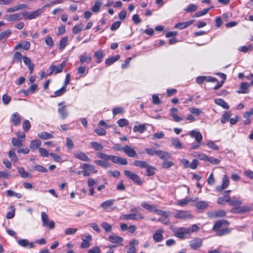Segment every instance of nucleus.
<instances>
[{
	"mask_svg": "<svg viewBox=\"0 0 253 253\" xmlns=\"http://www.w3.org/2000/svg\"><path fill=\"white\" fill-rule=\"evenodd\" d=\"M210 8H205L203 10L201 11L197 12L193 16V17H199L202 16H203L205 14H206L210 10Z\"/></svg>",
	"mask_w": 253,
	"mask_h": 253,
	"instance_id": "nucleus-59",
	"label": "nucleus"
},
{
	"mask_svg": "<svg viewBox=\"0 0 253 253\" xmlns=\"http://www.w3.org/2000/svg\"><path fill=\"white\" fill-rule=\"evenodd\" d=\"M80 63L83 64L85 62L89 63L91 60V57L87 56L86 54H81L79 56Z\"/></svg>",
	"mask_w": 253,
	"mask_h": 253,
	"instance_id": "nucleus-33",
	"label": "nucleus"
},
{
	"mask_svg": "<svg viewBox=\"0 0 253 253\" xmlns=\"http://www.w3.org/2000/svg\"><path fill=\"white\" fill-rule=\"evenodd\" d=\"M30 42L28 41H24L23 42L17 44L15 49H17L19 48H22L24 50H28L30 47Z\"/></svg>",
	"mask_w": 253,
	"mask_h": 253,
	"instance_id": "nucleus-29",
	"label": "nucleus"
},
{
	"mask_svg": "<svg viewBox=\"0 0 253 253\" xmlns=\"http://www.w3.org/2000/svg\"><path fill=\"white\" fill-rule=\"evenodd\" d=\"M64 102H60L58 104V106L60 107L58 109V112L59 114L62 119H65L68 116V112L66 106L64 105L61 106Z\"/></svg>",
	"mask_w": 253,
	"mask_h": 253,
	"instance_id": "nucleus-9",
	"label": "nucleus"
},
{
	"mask_svg": "<svg viewBox=\"0 0 253 253\" xmlns=\"http://www.w3.org/2000/svg\"><path fill=\"white\" fill-rule=\"evenodd\" d=\"M96 155L97 157L103 159V161H106L108 160H111L112 155H107L103 153L99 152L96 153Z\"/></svg>",
	"mask_w": 253,
	"mask_h": 253,
	"instance_id": "nucleus-37",
	"label": "nucleus"
},
{
	"mask_svg": "<svg viewBox=\"0 0 253 253\" xmlns=\"http://www.w3.org/2000/svg\"><path fill=\"white\" fill-rule=\"evenodd\" d=\"M108 241L113 244H116V246L121 245L124 239L122 237L116 235L115 234L110 235L108 238Z\"/></svg>",
	"mask_w": 253,
	"mask_h": 253,
	"instance_id": "nucleus-12",
	"label": "nucleus"
},
{
	"mask_svg": "<svg viewBox=\"0 0 253 253\" xmlns=\"http://www.w3.org/2000/svg\"><path fill=\"white\" fill-rule=\"evenodd\" d=\"M138 241L135 240L132 241L129 244V247L127 250V253H136L135 246L138 244Z\"/></svg>",
	"mask_w": 253,
	"mask_h": 253,
	"instance_id": "nucleus-25",
	"label": "nucleus"
},
{
	"mask_svg": "<svg viewBox=\"0 0 253 253\" xmlns=\"http://www.w3.org/2000/svg\"><path fill=\"white\" fill-rule=\"evenodd\" d=\"M23 57H22V54L20 52L17 51L14 53L13 55V60L15 62H21Z\"/></svg>",
	"mask_w": 253,
	"mask_h": 253,
	"instance_id": "nucleus-54",
	"label": "nucleus"
},
{
	"mask_svg": "<svg viewBox=\"0 0 253 253\" xmlns=\"http://www.w3.org/2000/svg\"><path fill=\"white\" fill-rule=\"evenodd\" d=\"M229 179L226 175H224L222 179V184L216 187L217 192H221L226 189L229 185Z\"/></svg>",
	"mask_w": 253,
	"mask_h": 253,
	"instance_id": "nucleus-10",
	"label": "nucleus"
},
{
	"mask_svg": "<svg viewBox=\"0 0 253 253\" xmlns=\"http://www.w3.org/2000/svg\"><path fill=\"white\" fill-rule=\"evenodd\" d=\"M94 56L97 59L96 62L97 63H101L104 56L103 51L102 50L96 51L94 53Z\"/></svg>",
	"mask_w": 253,
	"mask_h": 253,
	"instance_id": "nucleus-38",
	"label": "nucleus"
},
{
	"mask_svg": "<svg viewBox=\"0 0 253 253\" xmlns=\"http://www.w3.org/2000/svg\"><path fill=\"white\" fill-rule=\"evenodd\" d=\"M18 172L21 177L26 178L27 177L31 178L32 176L31 174L26 171L23 168H18Z\"/></svg>",
	"mask_w": 253,
	"mask_h": 253,
	"instance_id": "nucleus-34",
	"label": "nucleus"
},
{
	"mask_svg": "<svg viewBox=\"0 0 253 253\" xmlns=\"http://www.w3.org/2000/svg\"><path fill=\"white\" fill-rule=\"evenodd\" d=\"M197 9V6L194 4H189L187 7L184 8V10L187 12H192L196 11Z\"/></svg>",
	"mask_w": 253,
	"mask_h": 253,
	"instance_id": "nucleus-52",
	"label": "nucleus"
},
{
	"mask_svg": "<svg viewBox=\"0 0 253 253\" xmlns=\"http://www.w3.org/2000/svg\"><path fill=\"white\" fill-rule=\"evenodd\" d=\"M124 174L128 178L132 180L134 182L138 185H141L142 181L138 175L128 170L124 171Z\"/></svg>",
	"mask_w": 253,
	"mask_h": 253,
	"instance_id": "nucleus-5",
	"label": "nucleus"
},
{
	"mask_svg": "<svg viewBox=\"0 0 253 253\" xmlns=\"http://www.w3.org/2000/svg\"><path fill=\"white\" fill-rule=\"evenodd\" d=\"M42 13V9H38L34 11H23L21 15L23 16L24 20H32L35 19Z\"/></svg>",
	"mask_w": 253,
	"mask_h": 253,
	"instance_id": "nucleus-1",
	"label": "nucleus"
},
{
	"mask_svg": "<svg viewBox=\"0 0 253 253\" xmlns=\"http://www.w3.org/2000/svg\"><path fill=\"white\" fill-rule=\"evenodd\" d=\"M11 31L10 30H5L0 33V41L5 39L11 34Z\"/></svg>",
	"mask_w": 253,
	"mask_h": 253,
	"instance_id": "nucleus-53",
	"label": "nucleus"
},
{
	"mask_svg": "<svg viewBox=\"0 0 253 253\" xmlns=\"http://www.w3.org/2000/svg\"><path fill=\"white\" fill-rule=\"evenodd\" d=\"M202 241L201 239L196 238L190 242V246L193 250H197L202 246Z\"/></svg>",
	"mask_w": 253,
	"mask_h": 253,
	"instance_id": "nucleus-16",
	"label": "nucleus"
},
{
	"mask_svg": "<svg viewBox=\"0 0 253 253\" xmlns=\"http://www.w3.org/2000/svg\"><path fill=\"white\" fill-rule=\"evenodd\" d=\"M38 136L39 138L47 140L53 138V136L52 134L47 132H42L38 134Z\"/></svg>",
	"mask_w": 253,
	"mask_h": 253,
	"instance_id": "nucleus-39",
	"label": "nucleus"
},
{
	"mask_svg": "<svg viewBox=\"0 0 253 253\" xmlns=\"http://www.w3.org/2000/svg\"><path fill=\"white\" fill-rule=\"evenodd\" d=\"M146 169L147 176H152L155 174L156 169L154 167L148 165V167L146 168Z\"/></svg>",
	"mask_w": 253,
	"mask_h": 253,
	"instance_id": "nucleus-56",
	"label": "nucleus"
},
{
	"mask_svg": "<svg viewBox=\"0 0 253 253\" xmlns=\"http://www.w3.org/2000/svg\"><path fill=\"white\" fill-rule=\"evenodd\" d=\"M251 86L250 84L246 83V82H243L241 84V86H240V90L238 91V92L239 93H247V90L248 88Z\"/></svg>",
	"mask_w": 253,
	"mask_h": 253,
	"instance_id": "nucleus-35",
	"label": "nucleus"
},
{
	"mask_svg": "<svg viewBox=\"0 0 253 253\" xmlns=\"http://www.w3.org/2000/svg\"><path fill=\"white\" fill-rule=\"evenodd\" d=\"M230 117V112H225L222 115L221 122L222 124H225L226 122L229 120Z\"/></svg>",
	"mask_w": 253,
	"mask_h": 253,
	"instance_id": "nucleus-57",
	"label": "nucleus"
},
{
	"mask_svg": "<svg viewBox=\"0 0 253 253\" xmlns=\"http://www.w3.org/2000/svg\"><path fill=\"white\" fill-rule=\"evenodd\" d=\"M90 145L96 151H100L103 149L104 147L103 145L97 142H92L90 143Z\"/></svg>",
	"mask_w": 253,
	"mask_h": 253,
	"instance_id": "nucleus-47",
	"label": "nucleus"
},
{
	"mask_svg": "<svg viewBox=\"0 0 253 253\" xmlns=\"http://www.w3.org/2000/svg\"><path fill=\"white\" fill-rule=\"evenodd\" d=\"M208 214L211 218L223 217L226 215V212L223 210L215 211L209 212Z\"/></svg>",
	"mask_w": 253,
	"mask_h": 253,
	"instance_id": "nucleus-15",
	"label": "nucleus"
},
{
	"mask_svg": "<svg viewBox=\"0 0 253 253\" xmlns=\"http://www.w3.org/2000/svg\"><path fill=\"white\" fill-rule=\"evenodd\" d=\"M94 163L95 164L105 169L110 167L111 166V164L109 162L103 160H95Z\"/></svg>",
	"mask_w": 253,
	"mask_h": 253,
	"instance_id": "nucleus-42",
	"label": "nucleus"
},
{
	"mask_svg": "<svg viewBox=\"0 0 253 253\" xmlns=\"http://www.w3.org/2000/svg\"><path fill=\"white\" fill-rule=\"evenodd\" d=\"M123 152L129 157H138L136 151L128 145L123 147Z\"/></svg>",
	"mask_w": 253,
	"mask_h": 253,
	"instance_id": "nucleus-11",
	"label": "nucleus"
},
{
	"mask_svg": "<svg viewBox=\"0 0 253 253\" xmlns=\"http://www.w3.org/2000/svg\"><path fill=\"white\" fill-rule=\"evenodd\" d=\"M21 117L18 113H14L11 116V122L13 125L17 126L21 124Z\"/></svg>",
	"mask_w": 253,
	"mask_h": 253,
	"instance_id": "nucleus-21",
	"label": "nucleus"
},
{
	"mask_svg": "<svg viewBox=\"0 0 253 253\" xmlns=\"http://www.w3.org/2000/svg\"><path fill=\"white\" fill-rule=\"evenodd\" d=\"M5 19L7 21H16L21 20L22 17H21V15L19 13H14L7 15Z\"/></svg>",
	"mask_w": 253,
	"mask_h": 253,
	"instance_id": "nucleus-22",
	"label": "nucleus"
},
{
	"mask_svg": "<svg viewBox=\"0 0 253 253\" xmlns=\"http://www.w3.org/2000/svg\"><path fill=\"white\" fill-rule=\"evenodd\" d=\"M195 200L192 198H186L181 200H179L177 202L176 204L180 206H184L188 204L190 202H195Z\"/></svg>",
	"mask_w": 253,
	"mask_h": 253,
	"instance_id": "nucleus-40",
	"label": "nucleus"
},
{
	"mask_svg": "<svg viewBox=\"0 0 253 253\" xmlns=\"http://www.w3.org/2000/svg\"><path fill=\"white\" fill-rule=\"evenodd\" d=\"M84 25L82 24H80L77 25H75L72 29V32L74 34L77 35L83 29Z\"/></svg>",
	"mask_w": 253,
	"mask_h": 253,
	"instance_id": "nucleus-48",
	"label": "nucleus"
},
{
	"mask_svg": "<svg viewBox=\"0 0 253 253\" xmlns=\"http://www.w3.org/2000/svg\"><path fill=\"white\" fill-rule=\"evenodd\" d=\"M42 145V142L39 139H35L32 140L30 142V147L32 150L40 148V146Z\"/></svg>",
	"mask_w": 253,
	"mask_h": 253,
	"instance_id": "nucleus-30",
	"label": "nucleus"
},
{
	"mask_svg": "<svg viewBox=\"0 0 253 253\" xmlns=\"http://www.w3.org/2000/svg\"><path fill=\"white\" fill-rule=\"evenodd\" d=\"M120 58V56L119 55H116L115 56H111L105 60V64L107 66H110L111 64H113L116 61H117V60H118Z\"/></svg>",
	"mask_w": 253,
	"mask_h": 253,
	"instance_id": "nucleus-31",
	"label": "nucleus"
},
{
	"mask_svg": "<svg viewBox=\"0 0 253 253\" xmlns=\"http://www.w3.org/2000/svg\"><path fill=\"white\" fill-rule=\"evenodd\" d=\"M214 102L218 105L222 107L224 109H229V106L228 104L225 102L223 99L221 98H217L214 100Z\"/></svg>",
	"mask_w": 253,
	"mask_h": 253,
	"instance_id": "nucleus-36",
	"label": "nucleus"
},
{
	"mask_svg": "<svg viewBox=\"0 0 253 253\" xmlns=\"http://www.w3.org/2000/svg\"><path fill=\"white\" fill-rule=\"evenodd\" d=\"M206 144L209 148L213 150H217L219 149L218 147L211 140H207Z\"/></svg>",
	"mask_w": 253,
	"mask_h": 253,
	"instance_id": "nucleus-55",
	"label": "nucleus"
},
{
	"mask_svg": "<svg viewBox=\"0 0 253 253\" xmlns=\"http://www.w3.org/2000/svg\"><path fill=\"white\" fill-rule=\"evenodd\" d=\"M171 142L172 143V145L175 147L176 148L178 149H181L182 148V145L180 142L179 140L177 138H172L171 139Z\"/></svg>",
	"mask_w": 253,
	"mask_h": 253,
	"instance_id": "nucleus-43",
	"label": "nucleus"
},
{
	"mask_svg": "<svg viewBox=\"0 0 253 253\" xmlns=\"http://www.w3.org/2000/svg\"><path fill=\"white\" fill-rule=\"evenodd\" d=\"M158 221L164 224H168L169 223V219L168 217V213L165 216L161 217L159 218Z\"/></svg>",
	"mask_w": 253,
	"mask_h": 253,
	"instance_id": "nucleus-63",
	"label": "nucleus"
},
{
	"mask_svg": "<svg viewBox=\"0 0 253 253\" xmlns=\"http://www.w3.org/2000/svg\"><path fill=\"white\" fill-rule=\"evenodd\" d=\"M227 221L225 220H218L216 221L213 227V231H216L219 229L224 224H227Z\"/></svg>",
	"mask_w": 253,
	"mask_h": 253,
	"instance_id": "nucleus-50",
	"label": "nucleus"
},
{
	"mask_svg": "<svg viewBox=\"0 0 253 253\" xmlns=\"http://www.w3.org/2000/svg\"><path fill=\"white\" fill-rule=\"evenodd\" d=\"M194 22V20H191L184 22L178 23L175 25L174 28H179L181 30L184 29L191 25Z\"/></svg>",
	"mask_w": 253,
	"mask_h": 253,
	"instance_id": "nucleus-24",
	"label": "nucleus"
},
{
	"mask_svg": "<svg viewBox=\"0 0 253 253\" xmlns=\"http://www.w3.org/2000/svg\"><path fill=\"white\" fill-rule=\"evenodd\" d=\"M101 226L106 232H109L112 229V226L106 222H102Z\"/></svg>",
	"mask_w": 253,
	"mask_h": 253,
	"instance_id": "nucleus-64",
	"label": "nucleus"
},
{
	"mask_svg": "<svg viewBox=\"0 0 253 253\" xmlns=\"http://www.w3.org/2000/svg\"><path fill=\"white\" fill-rule=\"evenodd\" d=\"M74 157L78 159L81 161L84 162H89L90 161V159L87 157V156L84 152H77L74 154Z\"/></svg>",
	"mask_w": 253,
	"mask_h": 253,
	"instance_id": "nucleus-18",
	"label": "nucleus"
},
{
	"mask_svg": "<svg viewBox=\"0 0 253 253\" xmlns=\"http://www.w3.org/2000/svg\"><path fill=\"white\" fill-rule=\"evenodd\" d=\"M23 59L24 64L29 68L30 73L32 74L34 71V64L32 63L31 60L30 59V58L27 56H24L23 57Z\"/></svg>",
	"mask_w": 253,
	"mask_h": 253,
	"instance_id": "nucleus-20",
	"label": "nucleus"
},
{
	"mask_svg": "<svg viewBox=\"0 0 253 253\" xmlns=\"http://www.w3.org/2000/svg\"><path fill=\"white\" fill-rule=\"evenodd\" d=\"M113 163L116 164H120L122 165H126L128 163L126 158H122L119 156L112 155L111 160Z\"/></svg>",
	"mask_w": 253,
	"mask_h": 253,
	"instance_id": "nucleus-13",
	"label": "nucleus"
},
{
	"mask_svg": "<svg viewBox=\"0 0 253 253\" xmlns=\"http://www.w3.org/2000/svg\"><path fill=\"white\" fill-rule=\"evenodd\" d=\"M6 194L7 196L10 197H15L17 198L18 199H20L22 195L20 193H16L12 190H8L6 191Z\"/></svg>",
	"mask_w": 253,
	"mask_h": 253,
	"instance_id": "nucleus-45",
	"label": "nucleus"
},
{
	"mask_svg": "<svg viewBox=\"0 0 253 253\" xmlns=\"http://www.w3.org/2000/svg\"><path fill=\"white\" fill-rule=\"evenodd\" d=\"M175 236L180 239H184L185 235L188 234V230L186 228L180 227L174 228L172 230Z\"/></svg>",
	"mask_w": 253,
	"mask_h": 253,
	"instance_id": "nucleus-7",
	"label": "nucleus"
},
{
	"mask_svg": "<svg viewBox=\"0 0 253 253\" xmlns=\"http://www.w3.org/2000/svg\"><path fill=\"white\" fill-rule=\"evenodd\" d=\"M173 217L181 219H191L193 217L192 214L188 211L178 210L173 214Z\"/></svg>",
	"mask_w": 253,
	"mask_h": 253,
	"instance_id": "nucleus-4",
	"label": "nucleus"
},
{
	"mask_svg": "<svg viewBox=\"0 0 253 253\" xmlns=\"http://www.w3.org/2000/svg\"><path fill=\"white\" fill-rule=\"evenodd\" d=\"M92 240L91 236L89 235L87 236H82L83 242L81 244L82 248H87L90 246V241Z\"/></svg>",
	"mask_w": 253,
	"mask_h": 253,
	"instance_id": "nucleus-17",
	"label": "nucleus"
},
{
	"mask_svg": "<svg viewBox=\"0 0 253 253\" xmlns=\"http://www.w3.org/2000/svg\"><path fill=\"white\" fill-rule=\"evenodd\" d=\"M160 159L164 160H168L170 158V154L168 152L162 150L157 151V154Z\"/></svg>",
	"mask_w": 253,
	"mask_h": 253,
	"instance_id": "nucleus-27",
	"label": "nucleus"
},
{
	"mask_svg": "<svg viewBox=\"0 0 253 253\" xmlns=\"http://www.w3.org/2000/svg\"><path fill=\"white\" fill-rule=\"evenodd\" d=\"M230 201V197H226V198H225V197H222L218 198L217 202L218 204L223 205L225 204L226 203H229V201Z\"/></svg>",
	"mask_w": 253,
	"mask_h": 253,
	"instance_id": "nucleus-58",
	"label": "nucleus"
},
{
	"mask_svg": "<svg viewBox=\"0 0 253 253\" xmlns=\"http://www.w3.org/2000/svg\"><path fill=\"white\" fill-rule=\"evenodd\" d=\"M118 126L120 127H124L128 125L129 122L126 119H121L117 121Z\"/></svg>",
	"mask_w": 253,
	"mask_h": 253,
	"instance_id": "nucleus-62",
	"label": "nucleus"
},
{
	"mask_svg": "<svg viewBox=\"0 0 253 253\" xmlns=\"http://www.w3.org/2000/svg\"><path fill=\"white\" fill-rule=\"evenodd\" d=\"M101 5L102 3L100 1H95L94 5L91 8L92 11L94 13H98L100 11Z\"/></svg>",
	"mask_w": 253,
	"mask_h": 253,
	"instance_id": "nucleus-46",
	"label": "nucleus"
},
{
	"mask_svg": "<svg viewBox=\"0 0 253 253\" xmlns=\"http://www.w3.org/2000/svg\"><path fill=\"white\" fill-rule=\"evenodd\" d=\"M146 129L145 124H140L138 126H134L133 128L134 132H139L141 133H143Z\"/></svg>",
	"mask_w": 253,
	"mask_h": 253,
	"instance_id": "nucleus-41",
	"label": "nucleus"
},
{
	"mask_svg": "<svg viewBox=\"0 0 253 253\" xmlns=\"http://www.w3.org/2000/svg\"><path fill=\"white\" fill-rule=\"evenodd\" d=\"M12 144L16 147H20L23 146V143L21 140L17 138H13L11 140Z\"/></svg>",
	"mask_w": 253,
	"mask_h": 253,
	"instance_id": "nucleus-51",
	"label": "nucleus"
},
{
	"mask_svg": "<svg viewBox=\"0 0 253 253\" xmlns=\"http://www.w3.org/2000/svg\"><path fill=\"white\" fill-rule=\"evenodd\" d=\"M133 165L141 169H146V168L148 167V164L145 161L135 160L133 162Z\"/></svg>",
	"mask_w": 253,
	"mask_h": 253,
	"instance_id": "nucleus-32",
	"label": "nucleus"
},
{
	"mask_svg": "<svg viewBox=\"0 0 253 253\" xmlns=\"http://www.w3.org/2000/svg\"><path fill=\"white\" fill-rule=\"evenodd\" d=\"M68 38L67 37H65L60 41L59 48L60 50H63L65 47L68 42Z\"/></svg>",
	"mask_w": 253,
	"mask_h": 253,
	"instance_id": "nucleus-49",
	"label": "nucleus"
},
{
	"mask_svg": "<svg viewBox=\"0 0 253 253\" xmlns=\"http://www.w3.org/2000/svg\"><path fill=\"white\" fill-rule=\"evenodd\" d=\"M141 206L150 212L154 211L156 210V206L154 205H150L146 202H142Z\"/></svg>",
	"mask_w": 253,
	"mask_h": 253,
	"instance_id": "nucleus-28",
	"label": "nucleus"
},
{
	"mask_svg": "<svg viewBox=\"0 0 253 253\" xmlns=\"http://www.w3.org/2000/svg\"><path fill=\"white\" fill-rule=\"evenodd\" d=\"M193 206L198 209L204 210L209 206V204L207 202L205 201H199L196 202Z\"/></svg>",
	"mask_w": 253,
	"mask_h": 253,
	"instance_id": "nucleus-23",
	"label": "nucleus"
},
{
	"mask_svg": "<svg viewBox=\"0 0 253 253\" xmlns=\"http://www.w3.org/2000/svg\"><path fill=\"white\" fill-rule=\"evenodd\" d=\"M42 226H48L49 229H53L55 227V223L53 220L49 221L47 214L45 212L41 213Z\"/></svg>",
	"mask_w": 253,
	"mask_h": 253,
	"instance_id": "nucleus-3",
	"label": "nucleus"
},
{
	"mask_svg": "<svg viewBox=\"0 0 253 253\" xmlns=\"http://www.w3.org/2000/svg\"><path fill=\"white\" fill-rule=\"evenodd\" d=\"M188 134L193 138H194L196 141V142H202L203 139L202 134L198 131L196 130H193L189 132Z\"/></svg>",
	"mask_w": 253,
	"mask_h": 253,
	"instance_id": "nucleus-14",
	"label": "nucleus"
},
{
	"mask_svg": "<svg viewBox=\"0 0 253 253\" xmlns=\"http://www.w3.org/2000/svg\"><path fill=\"white\" fill-rule=\"evenodd\" d=\"M144 216L140 213L122 214L120 219L123 220L143 219Z\"/></svg>",
	"mask_w": 253,
	"mask_h": 253,
	"instance_id": "nucleus-2",
	"label": "nucleus"
},
{
	"mask_svg": "<svg viewBox=\"0 0 253 253\" xmlns=\"http://www.w3.org/2000/svg\"><path fill=\"white\" fill-rule=\"evenodd\" d=\"M164 231L162 229H158L153 236V238L156 242H160L163 241V233Z\"/></svg>",
	"mask_w": 253,
	"mask_h": 253,
	"instance_id": "nucleus-19",
	"label": "nucleus"
},
{
	"mask_svg": "<svg viewBox=\"0 0 253 253\" xmlns=\"http://www.w3.org/2000/svg\"><path fill=\"white\" fill-rule=\"evenodd\" d=\"M215 231L216 232V235L219 236L228 234L229 232V230L228 228L219 229Z\"/></svg>",
	"mask_w": 253,
	"mask_h": 253,
	"instance_id": "nucleus-61",
	"label": "nucleus"
},
{
	"mask_svg": "<svg viewBox=\"0 0 253 253\" xmlns=\"http://www.w3.org/2000/svg\"><path fill=\"white\" fill-rule=\"evenodd\" d=\"M66 63V61H63L59 67H56L55 65H52L49 68L50 73L48 75L50 76L53 74H56L61 73L64 67L65 66Z\"/></svg>",
	"mask_w": 253,
	"mask_h": 253,
	"instance_id": "nucleus-8",
	"label": "nucleus"
},
{
	"mask_svg": "<svg viewBox=\"0 0 253 253\" xmlns=\"http://www.w3.org/2000/svg\"><path fill=\"white\" fill-rule=\"evenodd\" d=\"M81 168L83 170H86L90 173H95L97 172V170H95V167L93 165H91L87 164H84L82 165Z\"/></svg>",
	"mask_w": 253,
	"mask_h": 253,
	"instance_id": "nucleus-26",
	"label": "nucleus"
},
{
	"mask_svg": "<svg viewBox=\"0 0 253 253\" xmlns=\"http://www.w3.org/2000/svg\"><path fill=\"white\" fill-rule=\"evenodd\" d=\"M66 91V87H65L64 86H62V87L61 88L56 90L54 92V95H55V96H61L64 93H65Z\"/></svg>",
	"mask_w": 253,
	"mask_h": 253,
	"instance_id": "nucleus-60",
	"label": "nucleus"
},
{
	"mask_svg": "<svg viewBox=\"0 0 253 253\" xmlns=\"http://www.w3.org/2000/svg\"><path fill=\"white\" fill-rule=\"evenodd\" d=\"M8 156L12 162L14 163H17L18 162V159L14 150L11 149L9 151Z\"/></svg>",
	"mask_w": 253,
	"mask_h": 253,
	"instance_id": "nucleus-44",
	"label": "nucleus"
},
{
	"mask_svg": "<svg viewBox=\"0 0 253 253\" xmlns=\"http://www.w3.org/2000/svg\"><path fill=\"white\" fill-rule=\"evenodd\" d=\"M116 200L115 199H109L102 202L100 206L104 211H108L109 209L112 210H115L117 209L116 207H113L115 203Z\"/></svg>",
	"mask_w": 253,
	"mask_h": 253,
	"instance_id": "nucleus-6",
	"label": "nucleus"
}]
</instances>
